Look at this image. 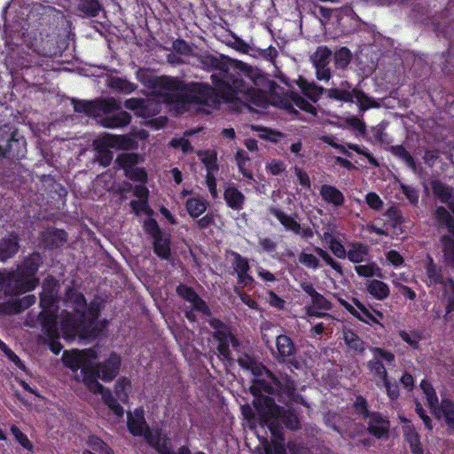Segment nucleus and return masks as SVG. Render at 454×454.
<instances>
[{
    "instance_id": "obj_56",
    "label": "nucleus",
    "mask_w": 454,
    "mask_h": 454,
    "mask_svg": "<svg viewBox=\"0 0 454 454\" xmlns=\"http://www.w3.org/2000/svg\"><path fill=\"white\" fill-rule=\"evenodd\" d=\"M343 339L349 348L359 353H363L364 351V342L354 331H344Z\"/></svg>"
},
{
    "instance_id": "obj_1",
    "label": "nucleus",
    "mask_w": 454,
    "mask_h": 454,
    "mask_svg": "<svg viewBox=\"0 0 454 454\" xmlns=\"http://www.w3.org/2000/svg\"><path fill=\"white\" fill-rule=\"evenodd\" d=\"M200 63L207 70L218 71L217 73L212 74L210 76L213 85L219 90L223 88L227 89V86L234 88L246 94L251 102L256 106H260L258 103L260 98L259 92L250 87L239 74L231 72L227 61L223 58L207 54L201 56Z\"/></svg>"
},
{
    "instance_id": "obj_55",
    "label": "nucleus",
    "mask_w": 454,
    "mask_h": 454,
    "mask_svg": "<svg viewBox=\"0 0 454 454\" xmlns=\"http://www.w3.org/2000/svg\"><path fill=\"white\" fill-rule=\"evenodd\" d=\"M389 152L395 157L401 159L412 170L416 169V162L412 155L402 145H392Z\"/></svg>"
},
{
    "instance_id": "obj_35",
    "label": "nucleus",
    "mask_w": 454,
    "mask_h": 454,
    "mask_svg": "<svg viewBox=\"0 0 454 454\" xmlns=\"http://www.w3.org/2000/svg\"><path fill=\"white\" fill-rule=\"evenodd\" d=\"M366 291L374 299L383 301L390 294L388 285L380 279H372L366 283Z\"/></svg>"
},
{
    "instance_id": "obj_30",
    "label": "nucleus",
    "mask_w": 454,
    "mask_h": 454,
    "mask_svg": "<svg viewBox=\"0 0 454 454\" xmlns=\"http://www.w3.org/2000/svg\"><path fill=\"white\" fill-rule=\"evenodd\" d=\"M227 206L235 211H240L246 201L245 195L235 186H228L223 192Z\"/></svg>"
},
{
    "instance_id": "obj_62",
    "label": "nucleus",
    "mask_w": 454,
    "mask_h": 454,
    "mask_svg": "<svg viewBox=\"0 0 454 454\" xmlns=\"http://www.w3.org/2000/svg\"><path fill=\"white\" fill-rule=\"evenodd\" d=\"M88 446L99 454H114L113 450L100 437L90 435L87 441Z\"/></svg>"
},
{
    "instance_id": "obj_51",
    "label": "nucleus",
    "mask_w": 454,
    "mask_h": 454,
    "mask_svg": "<svg viewBox=\"0 0 454 454\" xmlns=\"http://www.w3.org/2000/svg\"><path fill=\"white\" fill-rule=\"evenodd\" d=\"M95 103L96 115L99 113L107 114L121 109L120 104L114 98L95 99Z\"/></svg>"
},
{
    "instance_id": "obj_2",
    "label": "nucleus",
    "mask_w": 454,
    "mask_h": 454,
    "mask_svg": "<svg viewBox=\"0 0 454 454\" xmlns=\"http://www.w3.org/2000/svg\"><path fill=\"white\" fill-rule=\"evenodd\" d=\"M43 263V257L38 252H33L17 265L15 270L7 272L8 294L10 297H18L35 290L40 279L37 277L39 268Z\"/></svg>"
},
{
    "instance_id": "obj_53",
    "label": "nucleus",
    "mask_w": 454,
    "mask_h": 454,
    "mask_svg": "<svg viewBox=\"0 0 454 454\" xmlns=\"http://www.w3.org/2000/svg\"><path fill=\"white\" fill-rule=\"evenodd\" d=\"M389 152L395 157L401 159L412 170L416 169V162L412 155L402 145H392Z\"/></svg>"
},
{
    "instance_id": "obj_52",
    "label": "nucleus",
    "mask_w": 454,
    "mask_h": 454,
    "mask_svg": "<svg viewBox=\"0 0 454 454\" xmlns=\"http://www.w3.org/2000/svg\"><path fill=\"white\" fill-rule=\"evenodd\" d=\"M389 152L395 157L401 159L412 170L416 169V162L412 155L402 145H392Z\"/></svg>"
},
{
    "instance_id": "obj_46",
    "label": "nucleus",
    "mask_w": 454,
    "mask_h": 454,
    "mask_svg": "<svg viewBox=\"0 0 454 454\" xmlns=\"http://www.w3.org/2000/svg\"><path fill=\"white\" fill-rule=\"evenodd\" d=\"M440 241L442 245L445 263L454 268V239L450 235L444 234L440 238Z\"/></svg>"
},
{
    "instance_id": "obj_40",
    "label": "nucleus",
    "mask_w": 454,
    "mask_h": 454,
    "mask_svg": "<svg viewBox=\"0 0 454 454\" xmlns=\"http://www.w3.org/2000/svg\"><path fill=\"white\" fill-rule=\"evenodd\" d=\"M207 201L201 197L189 198L185 202V208L188 215L195 219L204 214L207 208Z\"/></svg>"
},
{
    "instance_id": "obj_44",
    "label": "nucleus",
    "mask_w": 454,
    "mask_h": 454,
    "mask_svg": "<svg viewBox=\"0 0 454 454\" xmlns=\"http://www.w3.org/2000/svg\"><path fill=\"white\" fill-rule=\"evenodd\" d=\"M433 193L442 203H448L453 195L452 188L440 180H433L430 183Z\"/></svg>"
},
{
    "instance_id": "obj_38",
    "label": "nucleus",
    "mask_w": 454,
    "mask_h": 454,
    "mask_svg": "<svg viewBox=\"0 0 454 454\" xmlns=\"http://www.w3.org/2000/svg\"><path fill=\"white\" fill-rule=\"evenodd\" d=\"M145 159L142 155L136 153H122L117 155L115 163L119 168L124 170V174L126 170L131 169L139 163L144 162Z\"/></svg>"
},
{
    "instance_id": "obj_8",
    "label": "nucleus",
    "mask_w": 454,
    "mask_h": 454,
    "mask_svg": "<svg viewBox=\"0 0 454 454\" xmlns=\"http://www.w3.org/2000/svg\"><path fill=\"white\" fill-rule=\"evenodd\" d=\"M337 300L339 304L357 320L369 325H379L381 327H384V325L372 313V309L371 310L369 308H367L357 298H352V301L356 308L341 297H339Z\"/></svg>"
},
{
    "instance_id": "obj_6",
    "label": "nucleus",
    "mask_w": 454,
    "mask_h": 454,
    "mask_svg": "<svg viewBox=\"0 0 454 454\" xmlns=\"http://www.w3.org/2000/svg\"><path fill=\"white\" fill-rule=\"evenodd\" d=\"M210 327L214 330L213 338L218 341L217 351L219 355L226 359H231L230 345L233 348H238L240 346L239 340L231 333L228 325L221 319L213 317L208 321Z\"/></svg>"
},
{
    "instance_id": "obj_7",
    "label": "nucleus",
    "mask_w": 454,
    "mask_h": 454,
    "mask_svg": "<svg viewBox=\"0 0 454 454\" xmlns=\"http://www.w3.org/2000/svg\"><path fill=\"white\" fill-rule=\"evenodd\" d=\"M370 351L373 357L367 362L366 367L371 374L379 378L380 381H377L376 385L380 387V381L388 377L383 362L391 364L395 362V356L391 350L380 347H372Z\"/></svg>"
},
{
    "instance_id": "obj_64",
    "label": "nucleus",
    "mask_w": 454,
    "mask_h": 454,
    "mask_svg": "<svg viewBox=\"0 0 454 454\" xmlns=\"http://www.w3.org/2000/svg\"><path fill=\"white\" fill-rule=\"evenodd\" d=\"M314 252L333 270H335L340 276H343L344 272L341 265L336 262L330 254L319 247H314Z\"/></svg>"
},
{
    "instance_id": "obj_13",
    "label": "nucleus",
    "mask_w": 454,
    "mask_h": 454,
    "mask_svg": "<svg viewBox=\"0 0 454 454\" xmlns=\"http://www.w3.org/2000/svg\"><path fill=\"white\" fill-rule=\"evenodd\" d=\"M27 154V141L23 136H20L17 129L12 131L11 139L5 148V156L2 158L20 160Z\"/></svg>"
},
{
    "instance_id": "obj_22",
    "label": "nucleus",
    "mask_w": 454,
    "mask_h": 454,
    "mask_svg": "<svg viewBox=\"0 0 454 454\" xmlns=\"http://www.w3.org/2000/svg\"><path fill=\"white\" fill-rule=\"evenodd\" d=\"M96 151V160L100 166L106 168L110 166L114 159V153L110 150L114 146L108 139L103 138L94 142Z\"/></svg>"
},
{
    "instance_id": "obj_49",
    "label": "nucleus",
    "mask_w": 454,
    "mask_h": 454,
    "mask_svg": "<svg viewBox=\"0 0 454 454\" xmlns=\"http://www.w3.org/2000/svg\"><path fill=\"white\" fill-rule=\"evenodd\" d=\"M235 160L239 171L248 180H254V174L251 170L246 168L247 162L250 161L248 153L243 149H239L235 153Z\"/></svg>"
},
{
    "instance_id": "obj_28",
    "label": "nucleus",
    "mask_w": 454,
    "mask_h": 454,
    "mask_svg": "<svg viewBox=\"0 0 454 454\" xmlns=\"http://www.w3.org/2000/svg\"><path fill=\"white\" fill-rule=\"evenodd\" d=\"M319 193L322 200L328 204H332L337 207L344 205L345 197L343 192L333 185H321Z\"/></svg>"
},
{
    "instance_id": "obj_63",
    "label": "nucleus",
    "mask_w": 454,
    "mask_h": 454,
    "mask_svg": "<svg viewBox=\"0 0 454 454\" xmlns=\"http://www.w3.org/2000/svg\"><path fill=\"white\" fill-rule=\"evenodd\" d=\"M314 252L333 270H335L340 276H343L344 272L341 265L336 262L330 254L319 247H314Z\"/></svg>"
},
{
    "instance_id": "obj_57",
    "label": "nucleus",
    "mask_w": 454,
    "mask_h": 454,
    "mask_svg": "<svg viewBox=\"0 0 454 454\" xmlns=\"http://www.w3.org/2000/svg\"><path fill=\"white\" fill-rule=\"evenodd\" d=\"M252 394L257 397L261 396L260 394L262 392H265L269 395H276L277 394V387L273 385V383L270 381H267L264 379H257L254 380V384L251 387Z\"/></svg>"
},
{
    "instance_id": "obj_11",
    "label": "nucleus",
    "mask_w": 454,
    "mask_h": 454,
    "mask_svg": "<svg viewBox=\"0 0 454 454\" xmlns=\"http://www.w3.org/2000/svg\"><path fill=\"white\" fill-rule=\"evenodd\" d=\"M176 294L192 304V309L205 316L210 317L212 312L207 302L196 293L193 287L179 284L176 288Z\"/></svg>"
},
{
    "instance_id": "obj_45",
    "label": "nucleus",
    "mask_w": 454,
    "mask_h": 454,
    "mask_svg": "<svg viewBox=\"0 0 454 454\" xmlns=\"http://www.w3.org/2000/svg\"><path fill=\"white\" fill-rule=\"evenodd\" d=\"M198 156L200 158L201 162L207 169V173L215 174L219 170V165L217 163V154L214 150H204L198 153Z\"/></svg>"
},
{
    "instance_id": "obj_19",
    "label": "nucleus",
    "mask_w": 454,
    "mask_h": 454,
    "mask_svg": "<svg viewBox=\"0 0 454 454\" xmlns=\"http://www.w3.org/2000/svg\"><path fill=\"white\" fill-rule=\"evenodd\" d=\"M356 88L353 87L349 82L342 81L340 87L327 89L326 97L341 103H353Z\"/></svg>"
},
{
    "instance_id": "obj_60",
    "label": "nucleus",
    "mask_w": 454,
    "mask_h": 454,
    "mask_svg": "<svg viewBox=\"0 0 454 454\" xmlns=\"http://www.w3.org/2000/svg\"><path fill=\"white\" fill-rule=\"evenodd\" d=\"M426 273L427 277L429 279L430 286H437L442 285L443 283L442 270L435 266V264L433 262V259H430L429 262L427 264Z\"/></svg>"
},
{
    "instance_id": "obj_43",
    "label": "nucleus",
    "mask_w": 454,
    "mask_h": 454,
    "mask_svg": "<svg viewBox=\"0 0 454 454\" xmlns=\"http://www.w3.org/2000/svg\"><path fill=\"white\" fill-rule=\"evenodd\" d=\"M124 106L127 109L129 110H137V114L143 117H146L150 115L149 108L151 106H157L156 104H153V102H150L148 100H145L142 98H129L125 101Z\"/></svg>"
},
{
    "instance_id": "obj_24",
    "label": "nucleus",
    "mask_w": 454,
    "mask_h": 454,
    "mask_svg": "<svg viewBox=\"0 0 454 454\" xmlns=\"http://www.w3.org/2000/svg\"><path fill=\"white\" fill-rule=\"evenodd\" d=\"M435 418L444 419L450 430H454V402L449 398H442L441 403L432 410Z\"/></svg>"
},
{
    "instance_id": "obj_4",
    "label": "nucleus",
    "mask_w": 454,
    "mask_h": 454,
    "mask_svg": "<svg viewBox=\"0 0 454 454\" xmlns=\"http://www.w3.org/2000/svg\"><path fill=\"white\" fill-rule=\"evenodd\" d=\"M100 314V306L95 301H91L88 308V317L82 323L75 327L67 324L71 319L65 320V329L67 330L66 340H74L75 337L80 339L97 338L103 334L107 327V320L98 321Z\"/></svg>"
},
{
    "instance_id": "obj_34",
    "label": "nucleus",
    "mask_w": 454,
    "mask_h": 454,
    "mask_svg": "<svg viewBox=\"0 0 454 454\" xmlns=\"http://www.w3.org/2000/svg\"><path fill=\"white\" fill-rule=\"evenodd\" d=\"M131 121V115L125 111H119L115 114L106 116L101 120L104 128L117 129L128 126Z\"/></svg>"
},
{
    "instance_id": "obj_14",
    "label": "nucleus",
    "mask_w": 454,
    "mask_h": 454,
    "mask_svg": "<svg viewBox=\"0 0 454 454\" xmlns=\"http://www.w3.org/2000/svg\"><path fill=\"white\" fill-rule=\"evenodd\" d=\"M68 239V233L59 228H49L41 234V240L44 247L54 250L62 247Z\"/></svg>"
},
{
    "instance_id": "obj_26",
    "label": "nucleus",
    "mask_w": 454,
    "mask_h": 454,
    "mask_svg": "<svg viewBox=\"0 0 454 454\" xmlns=\"http://www.w3.org/2000/svg\"><path fill=\"white\" fill-rule=\"evenodd\" d=\"M348 247L346 257L350 262L357 265L370 260V247L367 244L356 241L350 243Z\"/></svg>"
},
{
    "instance_id": "obj_31",
    "label": "nucleus",
    "mask_w": 454,
    "mask_h": 454,
    "mask_svg": "<svg viewBox=\"0 0 454 454\" xmlns=\"http://www.w3.org/2000/svg\"><path fill=\"white\" fill-rule=\"evenodd\" d=\"M312 304L307 307V315L309 317H323L325 314L319 310L332 309V303L318 292L311 298Z\"/></svg>"
},
{
    "instance_id": "obj_21",
    "label": "nucleus",
    "mask_w": 454,
    "mask_h": 454,
    "mask_svg": "<svg viewBox=\"0 0 454 454\" xmlns=\"http://www.w3.org/2000/svg\"><path fill=\"white\" fill-rule=\"evenodd\" d=\"M20 239L14 231L0 239V262H5L19 252Z\"/></svg>"
},
{
    "instance_id": "obj_58",
    "label": "nucleus",
    "mask_w": 454,
    "mask_h": 454,
    "mask_svg": "<svg viewBox=\"0 0 454 454\" xmlns=\"http://www.w3.org/2000/svg\"><path fill=\"white\" fill-rule=\"evenodd\" d=\"M280 419H272L263 421L261 424L262 427H267L270 430L272 440L285 441L283 427L281 425Z\"/></svg>"
},
{
    "instance_id": "obj_59",
    "label": "nucleus",
    "mask_w": 454,
    "mask_h": 454,
    "mask_svg": "<svg viewBox=\"0 0 454 454\" xmlns=\"http://www.w3.org/2000/svg\"><path fill=\"white\" fill-rule=\"evenodd\" d=\"M324 235L325 240L329 243V248L332 253L339 259H345L348 251H346L343 244L329 232H325Z\"/></svg>"
},
{
    "instance_id": "obj_48",
    "label": "nucleus",
    "mask_w": 454,
    "mask_h": 454,
    "mask_svg": "<svg viewBox=\"0 0 454 454\" xmlns=\"http://www.w3.org/2000/svg\"><path fill=\"white\" fill-rule=\"evenodd\" d=\"M131 387V381L127 377L119 378L114 384V394L123 403L129 401V390Z\"/></svg>"
},
{
    "instance_id": "obj_32",
    "label": "nucleus",
    "mask_w": 454,
    "mask_h": 454,
    "mask_svg": "<svg viewBox=\"0 0 454 454\" xmlns=\"http://www.w3.org/2000/svg\"><path fill=\"white\" fill-rule=\"evenodd\" d=\"M269 212L271 215L276 217L278 222L284 226L286 231H290L294 233L298 231L300 229V223L296 221L297 215H289L283 212L280 208L271 207L269 208Z\"/></svg>"
},
{
    "instance_id": "obj_37",
    "label": "nucleus",
    "mask_w": 454,
    "mask_h": 454,
    "mask_svg": "<svg viewBox=\"0 0 454 454\" xmlns=\"http://www.w3.org/2000/svg\"><path fill=\"white\" fill-rule=\"evenodd\" d=\"M186 84L187 83H184V82L178 77L168 75L159 76L154 82L155 87L159 88L160 90L171 92L179 91V90H182L184 87H185Z\"/></svg>"
},
{
    "instance_id": "obj_47",
    "label": "nucleus",
    "mask_w": 454,
    "mask_h": 454,
    "mask_svg": "<svg viewBox=\"0 0 454 454\" xmlns=\"http://www.w3.org/2000/svg\"><path fill=\"white\" fill-rule=\"evenodd\" d=\"M352 54L350 50L342 46L333 53V63L336 69H346L350 64Z\"/></svg>"
},
{
    "instance_id": "obj_17",
    "label": "nucleus",
    "mask_w": 454,
    "mask_h": 454,
    "mask_svg": "<svg viewBox=\"0 0 454 454\" xmlns=\"http://www.w3.org/2000/svg\"><path fill=\"white\" fill-rule=\"evenodd\" d=\"M262 368L266 370L268 379L277 387L278 392H282L286 395H288L289 394L294 393V390L297 389L296 381L287 373L281 372L274 373L267 370L265 367Z\"/></svg>"
},
{
    "instance_id": "obj_3",
    "label": "nucleus",
    "mask_w": 454,
    "mask_h": 454,
    "mask_svg": "<svg viewBox=\"0 0 454 454\" xmlns=\"http://www.w3.org/2000/svg\"><path fill=\"white\" fill-rule=\"evenodd\" d=\"M188 92L192 105L218 107L221 101L233 102L237 99L241 91L227 86L219 90L215 85L211 86L206 82H192L187 83Z\"/></svg>"
},
{
    "instance_id": "obj_54",
    "label": "nucleus",
    "mask_w": 454,
    "mask_h": 454,
    "mask_svg": "<svg viewBox=\"0 0 454 454\" xmlns=\"http://www.w3.org/2000/svg\"><path fill=\"white\" fill-rule=\"evenodd\" d=\"M389 152L395 157L401 159L412 170L416 169V162L412 155L402 145H392Z\"/></svg>"
},
{
    "instance_id": "obj_5",
    "label": "nucleus",
    "mask_w": 454,
    "mask_h": 454,
    "mask_svg": "<svg viewBox=\"0 0 454 454\" xmlns=\"http://www.w3.org/2000/svg\"><path fill=\"white\" fill-rule=\"evenodd\" d=\"M65 304L67 307H71L73 311L63 309L60 312V330L64 338L68 333L64 326L65 320L71 319L67 324L75 327L88 317L89 308L84 294L73 289H68V292L66 294Z\"/></svg>"
},
{
    "instance_id": "obj_36",
    "label": "nucleus",
    "mask_w": 454,
    "mask_h": 454,
    "mask_svg": "<svg viewBox=\"0 0 454 454\" xmlns=\"http://www.w3.org/2000/svg\"><path fill=\"white\" fill-rule=\"evenodd\" d=\"M87 361L88 356L84 350H79L71 354L65 351L63 355L65 365L73 372H77L79 369H82Z\"/></svg>"
},
{
    "instance_id": "obj_12",
    "label": "nucleus",
    "mask_w": 454,
    "mask_h": 454,
    "mask_svg": "<svg viewBox=\"0 0 454 454\" xmlns=\"http://www.w3.org/2000/svg\"><path fill=\"white\" fill-rule=\"evenodd\" d=\"M36 301L34 294H27L22 298L0 302V315H17L33 306Z\"/></svg>"
},
{
    "instance_id": "obj_25",
    "label": "nucleus",
    "mask_w": 454,
    "mask_h": 454,
    "mask_svg": "<svg viewBox=\"0 0 454 454\" xmlns=\"http://www.w3.org/2000/svg\"><path fill=\"white\" fill-rule=\"evenodd\" d=\"M38 318L43 332L47 338L59 337L57 315L53 311H51V309H43V311L39 313Z\"/></svg>"
},
{
    "instance_id": "obj_41",
    "label": "nucleus",
    "mask_w": 454,
    "mask_h": 454,
    "mask_svg": "<svg viewBox=\"0 0 454 454\" xmlns=\"http://www.w3.org/2000/svg\"><path fill=\"white\" fill-rule=\"evenodd\" d=\"M279 419L282 424L290 431H298L301 428L298 414L293 408L283 407L279 414Z\"/></svg>"
},
{
    "instance_id": "obj_29",
    "label": "nucleus",
    "mask_w": 454,
    "mask_h": 454,
    "mask_svg": "<svg viewBox=\"0 0 454 454\" xmlns=\"http://www.w3.org/2000/svg\"><path fill=\"white\" fill-rule=\"evenodd\" d=\"M297 85L301 89L302 94L310 99L313 103H317L320 97L325 93L327 89L316 84L314 82H309L302 77H299Z\"/></svg>"
},
{
    "instance_id": "obj_15",
    "label": "nucleus",
    "mask_w": 454,
    "mask_h": 454,
    "mask_svg": "<svg viewBox=\"0 0 454 454\" xmlns=\"http://www.w3.org/2000/svg\"><path fill=\"white\" fill-rule=\"evenodd\" d=\"M390 422L378 411L372 412L368 421V433L377 439L387 438Z\"/></svg>"
},
{
    "instance_id": "obj_50",
    "label": "nucleus",
    "mask_w": 454,
    "mask_h": 454,
    "mask_svg": "<svg viewBox=\"0 0 454 454\" xmlns=\"http://www.w3.org/2000/svg\"><path fill=\"white\" fill-rule=\"evenodd\" d=\"M355 98L359 110L362 112L367 111L371 108L380 107V104L372 97L365 94L362 90L356 88Z\"/></svg>"
},
{
    "instance_id": "obj_61",
    "label": "nucleus",
    "mask_w": 454,
    "mask_h": 454,
    "mask_svg": "<svg viewBox=\"0 0 454 454\" xmlns=\"http://www.w3.org/2000/svg\"><path fill=\"white\" fill-rule=\"evenodd\" d=\"M290 99L299 109L312 115H317V112L316 107L312 104H310L307 99L301 97L299 93L295 91H291Z\"/></svg>"
},
{
    "instance_id": "obj_10",
    "label": "nucleus",
    "mask_w": 454,
    "mask_h": 454,
    "mask_svg": "<svg viewBox=\"0 0 454 454\" xmlns=\"http://www.w3.org/2000/svg\"><path fill=\"white\" fill-rule=\"evenodd\" d=\"M253 404L259 415L260 423L272 419H279L283 406L276 403L275 399L267 395L254 398Z\"/></svg>"
},
{
    "instance_id": "obj_33",
    "label": "nucleus",
    "mask_w": 454,
    "mask_h": 454,
    "mask_svg": "<svg viewBox=\"0 0 454 454\" xmlns=\"http://www.w3.org/2000/svg\"><path fill=\"white\" fill-rule=\"evenodd\" d=\"M76 10L82 17L95 18L103 11L100 0H76Z\"/></svg>"
},
{
    "instance_id": "obj_20",
    "label": "nucleus",
    "mask_w": 454,
    "mask_h": 454,
    "mask_svg": "<svg viewBox=\"0 0 454 454\" xmlns=\"http://www.w3.org/2000/svg\"><path fill=\"white\" fill-rule=\"evenodd\" d=\"M120 366V356L112 353L106 360L98 364V370H100V379L106 382L113 380L119 373Z\"/></svg>"
},
{
    "instance_id": "obj_9",
    "label": "nucleus",
    "mask_w": 454,
    "mask_h": 454,
    "mask_svg": "<svg viewBox=\"0 0 454 454\" xmlns=\"http://www.w3.org/2000/svg\"><path fill=\"white\" fill-rule=\"evenodd\" d=\"M84 385L90 392L94 394H100L102 402L109 408V410L113 411L116 417L121 418L123 416V407L118 403V400L114 396L112 391L98 382V379L91 380Z\"/></svg>"
},
{
    "instance_id": "obj_18",
    "label": "nucleus",
    "mask_w": 454,
    "mask_h": 454,
    "mask_svg": "<svg viewBox=\"0 0 454 454\" xmlns=\"http://www.w3.org/2000/svg\"><path fill=\"white\" fill-rule=\"evenodd\" d=\"M149 425L145 418V411L143 407H137L133 412L127 413V427L130 434L135 437L142 436L145 428Z\"/></svg>"
},
{
    "instance_id": "obj_16",
    "label": "nucleus",
    "mask_w": 454,
    "mask_h": 454,
    "mask_svg": "<svg viewBox=\"0 0 454 454\" xmlns=\"http://www.w3.org/2000/svg\"><path fill=\"white\" fill-rule=\"evenodd\" d=\"M277 352L273 353L275 358L279 363H286L287 358L294 356L297 348L294 340L286 334H279L276 338Z\"/></svg>"
},
{
    "instance_id": "obj_27",
    "label": "nucleus",
    "mask_w": 454,
    "mask_h": 454,
    "mask_svg": "<svg viewBox=\"0 0 454 454\" xmlns=\"http://www.w3.org/2000/svg\"><path fill=\"white\" fill-rule=\"evenodd\" d=\"M58 301V291L55 285L45 280L43 284V290L40 294V307L43 310L51 309L57 306Z\"/></svg>"
},
{
    "instance_id": "obj_42",
    "label": "nucleus",
    "mask_w": 454,
    "mask_h": 454,
    "mask_svg": "<svg viewBox=\"0 0 454 454\" xmlns=\"http://www.w3.org/2000/svg\"><path fill=\"white\" fill-rule=\"evenodd\" d=\"M356 273L361 278H383L381 268L375 262H369L366 264H357L354 267Z\"/></svg>"
},
{
    "instance_id": "obj_39",
    "label": "nucleus",
    "mask_w": 454,
    "mask_h": 454,
    "mask_svg": "<svg viewBox=\"0 0 454 454\" xmlns=\"http://www.w3.org/2000/svg\"><path fill=\"white\" fill-rule=\"evenodd\" d=\"M171 239L169 236L163 235L153 239V253L161 260H169L171 256Z\"/></svg>"
},
{
    "instance_id": "obj_23",
    "label": "nucleus",
    "mask_w": 454,
    "mask_h": 454,
    "mask_svg": "<svg viewBox=\"0 0 454 454\" xmlns=\"http://www.w3.org/2000/svg\"><path fill=\"white\" fill-rule=\"evenodd\" d=\"M166 103L174 106L178 111H187L192 106L187 84L176 92H168L164 96Z\"/></svg>"
}]
</instances>
